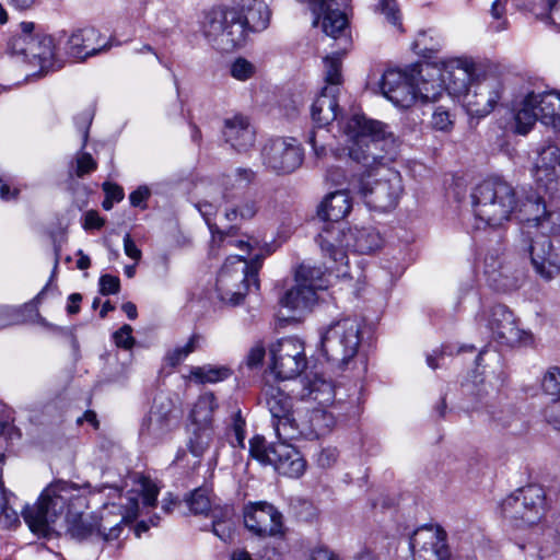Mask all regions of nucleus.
<instances>
[{
  "instance_id": "nucleus-1",
  "label": "nucleus",
  "mask_w": 560,
  "mask_h": 560,
  "mask_svg": "<svg viewBox=\"0 0 560 560\" xmlns=\"http://www.w3.org/2000/svg\"><path fill=\"white\" fill-rule=\"evenodd\" d=\"M90 487L89 483L79 487L72 482L57 480L47 486L38 501L32 506H26L22 515L32 532L46 534L67 510V535L75 540L96 538L97 515L82 513V510L88 506L82 489Z\"/></svg>"
},
{
  "instance_id": "nucleus-2",
  "label": "nucleus",
  "mask_w": 560,
  "mask_h": 560,
  "mask_svg": "<svg viewBox=\"0 0 560 560\" xmlns=\"http://www.w3.org/2000/svg\"><path fill=\"white\" fill-rule=\"evenodd\" d=\"M271 12L262 0H240L231 8H213L205 12L201 32L218 50L243 47L249 32L265 31Z\"/></svg>"
},
{
  "instance_id": "nucleus-3",
  "label": "nucleus",
  "mask_w": 560,
  "mask_h": 560,
  "mask_svg": "<svg viewBox=\"0 0 560 560\" xmlns=\"http://www.w3.org/2000/svg\"><path fill=\"white\" fill-rule=\"evenodd\" d=\"M343 130L349 140L350 159L363 167L373 170L383 165L386 159H394L397 141L383 122L353 115L347 120Z\"/></svg>"
},
{
  "instance_id": "nucleus-4",
  "label": "nucleus",
  "mask_w": 560,
  "mask_h": 560,
  "mask_svg": "<svg viewBox=\"0 0 560 560\" xmlns=\"http://www.w3.org/2000/svg\"><path fill=\"white\" fill-rule=\"evenodd\" d=\"M471 202L478 221L498 228L510 221L511 215L517 210L518 199L510 183L492 177L474 187Z\"/></svg>"
},
{
  "instance_id": "nucleus-5",
  "label": "nucleus",
  "mask_w": 560,
  "mask_h": 560,
  "mask_svg": "<svg viewBox=\"0 0 560 560\" xmlns=\"http://www.w3.org/2000/svg\"><path fill=\"white\" fill-rule=\"evenodd\" d=\"M317 242L324 255L329 256L334 265L347 266L346 248L359 254H370L381 246L382 238L371 226L343 231L331 225V229L318 234Z\"/></svg>"
},
{
  "instance_id": "nucleus-6",
  "label": "nucleus",
  "mask_w": 560,
  "mask_h": 560,
  "mask_svg": "<svg viewBox=\"0 0 560 560\" xmlns=\"http://www.w3.org/2000/svg\"><path fill=\"white\" fill-rule=\"evenodd\" d=\"M262 257L257 255L249 262L242 256H230L218 273L217 292L221 301L238 305L250 285L259 289L258 271Z\"/></svg>"
},
{
  "instance_id": "nucleus-7",
  "label": "nucleus",
  "mask_w": 560,
  "mask_h": 560,
  "mask_svg": "<svg viewBox=\"0 0 560 560\" xmlns=\"http://www.w3.org/2000/svg\"><path fill=\"white\" fill-rule=\"evenodd\" d=\"M19 26L20 33L9 42L13 55L23 57L25 62L39 67L42 71L62 67L52 36L35 32L36 25L31 21H23Z\"/></svg>"
},
{
  "instance_id": "nucleus-8",
  "label": "nucleus",
  "mask_w": 560,
  "mask_h": 560,
  "mask_svg": "<svg viewBox=\"0 0 560 560\" xmlns=\"http://www.w3.org/2000/svg\"><path fill=\"white\" fill-rule=\"evenodd\" d=\"M515 132L527 135L536 121L560 131V92L527 93L513 107Z\"/></svg>"
},
{
  "instance_id": "nucleus-9",
  "label": "nucleus",
  "mask_w": 560,
  "mask_h": 560,
  "mask_svg": "<svg viewBox=\"0 0 560 560\" xmlns=\"http://www.w3.org/2000/svg\"><path fill=\"white\" fill-rule=\"evenodd\" d=\"M360 345L361 325L357 318H341L320 331V351L338 368H345L354 359Z\"/></svg>"
},
{
  "instance_id": "nucleus-10",
  "label": "nucleus",
  "mask_w": 560,
  "mask_h": 560,
  "mask_svg": "<svg viewBox=\"0 0 560 560\" xmlns=\"http://www.w3.org/2000/svg\"><path fill=\"white\" fill-rule=\"evenodd\" d=\"M546 511V493L538 485L515 490L501 503V512L516 527L537 524Z\"/></svg>"
},
{
  "instance_id": "nucleus-11",
  "label": "nucleus",
  "mask_w": 560,
  "mask_h": 560,
  "mask_svg": "<svg viewBox=\"0 0 560 560\" xmlns=\"http://www.w3.org/2000/svg\"><path fill=\"white\" fill-rule=\"evenodd\" d=\"M354 188L369 208L378 211L395 208L404 191L400 174L389 168L376 179H372L370 172L362 175L354 184Z\"/></svg>"
},
{
  "instance_id": "nucleus-12",
  "label": "nucleus",
  "mask_w": 560,
  "mask_h": 560,
  "mask_svg": "<svg viewBox=\"0 0 560 560\" xmlns=\"http://www.w3.org/2000/svg\"><path fill=\"white\" fill-rule=\"evenodd\" d=\"M520 248L528 255L533 269L544 280L549 281L560 273V259L552 242L539 229H533L532 225H528V229H523Z\"/></svg>"
},
{
  "instance_id": "nucleus-13",
  "label": "nucleus",
  "mask_w": 560,
  "mask_h": 560,
  "mask_svg": "<svg viewBox=\"0 0 560 560\" xmlns=\"http://www.w3.org/2000/svg\"><path fill=\"white\" fill-rule=\"evenodd\" d=\"M503 93L502 79L493 73H483L476 77L460 97L468 115L480 118L494 109Z\"/></svg>"
},
{
  "instance_id": "nucleus-14",
  "label": "nucleus",
  "mask_w": 560,
  "mask_h": 560,
  "mask_svg": "<svg viewBox=\"0 0 560 560\" xmlns=\"http://www.w3.org/2000/svg\"><path fill=\"white\" fill-rule=\"evenodd\" d=\"M349 390L350 393L346 395L342 387H335L330 381L315 376L308 383L307 396L322 406L335 404L341 415L347 418H355L361 412L362 388L354 384Z\"/></svg>"
},
{
  "instance_id": "nucleus-15",
  "label": "nucleus",
  "mask_w": 560,
  "mask_h": 560,
  "mask_svg": "<svg viewBox=\"0 0 560 560\" xmlns=\"http://www.w3.org/2000/svg\"><path fill=\"white\" fill-rule=\"evenodd\" d=\"M270 373L276 380H292L306 368L304 346L296 338H283L270 347Z\"/></svg>"
},
{
  "instance_id": "nucleus-16",
  "label": "nucleus",
  "mask_w": 560,
  "mask_h": 560,
  "mask_svg": "<svg viewBox=\"0 0 560 560\" xmlns=\"http://www.w3.org/2000/svg\"><path fill=\"white\" fill-rule=\"evenodd\" d=\"M264 165L271 172L285 175L296 171L303 163L304 153L294 138H276L262 148Z\"/></svg>"
},
{
  "instance_id": "nucleus-17",
  "label": "nucleus",
  "mask_w": 560,
  "mask_h": 560,
  "mask_svg": "<svg viewBox=\"0 0 560 560\" xmlns=\"http://www.w3.org/2000/svg\"><path fill=\"white\" fill-rule=\"evenodd\" d=\"M265 395L277 439L283 441L295 440L299 431H296L291 397L275 386H268Z\"/></svg>"
},
{
  "instance_id": "nucleus-18",
  "label": "nucleus",
  "mask_w": 560,
  "mask_h": 560,
  "mask_svg": "<svg viewBox=\"0 0 560 560\" xmlns=\"http://www.w3.org/2000/svg\"><path fill=\"white\" fill-rule=\"evenodd\" d=\"M412 560H448L451 550L446 544V533L434 526H423L410 537Z\"/></svg>"
},
{
  "instance_id": "nucleus-19",
  "label": "nucleus",
  "mask_w": 560,
  "mask_h": 560,
  "mask_svg": "<svg viewBox=\"0 0 560 560\" xmlns=\"http://www.w3.org/2000/svg\"><path fill=\"white\" fill-rule=\"evenodd\" d=\"M243 514L245 527L256 536H282L284 534L282 514L268 502L248 503L244 508Z\"/></svg>"
},
{
  "instance_id": "nucleus-20",
  "label": "nucleus",
  "mask_w": 560,
  "mask_h": 560,
  "mask_svg": "<svg viewBox=\"0 0 560 560\" xmlns=\"http://www.w3.org/2000/svg\"><path fill=\"white\" fill-rule=\"evenodd\" d=\"M176 425L172 400L164 396L155 397L149 413L143 418L139 434L143 440L159 441Z\"/></svg>"
},
{
  "instance_id": "nucleus-21",
  "label": "nucleus",
  "mask_w": 560,
  "mask_h": 560,
  "mask_svg": "<svg viewBox=\"0 0 560 560\" xmlns=\"http://www.w3.org/2000/svg\"><path fill=\"white\" fill-rule=\"evenodd\" d=\"M476 63L467 57H455L443 61V69L439 80L445 85L450 93L460 96L476 80Z\"/></svg>"
},
{
  "instance_id": "nucleus-22",
  "label": "nucleus",
  "mask_w": 560,
  "mask_h": 560,
  "mask_svg": "<svg viewBox=\"0 0 560 560\" xmlns=\"http://www.w3.org/2000/svg\"><path fill=\"white\" fill-rule=\"evenodd\" d=\"M488 327L500 345L515 347L526 342L528 335L517 327L513 313L502 304L494 305L489 315Z\"/></svg>"
},
{
  "instance_id": "nucleus-23",
  "label": "nucleus",
  "mask_w": 560,
  "mask_h": 560,
  "mask_svg": "<svg viewBox=\"0 0 560 560\" xmlns=\"http://www.w3.org/2000/svg\"><path fill=\"white\" fill-rule=\"evenodd\" d=\"M256 172L249 167H237L232 173H223L207 185V196L213 201L230 200L237 197L241 190L252 185Z\"/></svg>"
},
{
  "instance_id": "nucleus-24",
  "label": "nucleus",
  "mask_w": 560,
  "mask_h": 560,
  "mask_svg": "<svg viewBox=\"0 0 560 560\" xmlns=\"http://www.w3.org/2000/svg\"><path fill=\"white\" fill-rule=\"evenodd\" d=\"M380 86L383 95L398 107L408 108L417 100L413 79L399 70L385 71Z\"/></svg>"
},
{
  "instance_id": "nucleus-25",
  "label": "nucleus",
  "mask_w": 560,
  "mask_h": 560,
  "mask_svg": "<svg viewBox=\"0 0 560 560\" xmlns=\"http://www.w3.org/2000/svg\"><path fill=\"white\" fill-rule=\"evenodd\" d=\"M337 4L336 0H327V5L324 9H317L314 14L317 15L314 24L318 23L322 16V28L326 35L336 40L337 47L343 52H347L352 44V38L349 31L347 15L338 9H332Z\"/></svg>"
},
{
  "instance_id": "nucleus-26",
  "label": "nucleus",
  "mask_w": 560,
  "mask_h": 560,
  "mask_svg": "<svg viewBox=\"0 0 560 560\" xmlns=\"http://www.w3.org/2000/svg\"><path fill=\"white\" fill-rule=\"evenodd\" d=\"M537 154L533 176L539 186L551 190L556 187L559 178L560 149L555 143L547 142L538 149Z\"/></svg>"
},
{
  "instance_id": "nucleus-27",
  "label": "nucleus",
  "mask_w": 560,
  "mask_h": 560,
  "mask_svg": "<svg viewBox=\"0 0 560 560\" xmlns=\"http://www.w3.org/2000/svg\"><path fill=\"white\" fill-rule=\"evenodd\" d=\"M106 47L100 44V33L93 27L79 28L73 31L67 38L65 50L70 58L85 60Z\"/></svg>"
},
{
  "instance_id": "nucleus-28",
  "label": "nucleus",
  "mask_w": 560,
  "mask_h": 560,
  "mask_svg": "<svg viewBox=\"0 0 560 560\" xmlns=\"http://www.w3.org/2000/svg\"><path fill=\"white\" fill-rule=\"evenodd\" d=\"M271 457V466L280 474L298 478L305 471L306 463L290 441L278 440L277 448Z\"/></svg>"
},
{
  "instance_id": "nucleus-29",
  "label": "nucleus",
  "mask_w": 560,
  "mask_h": 560,
  "mask_svg": "<svg viewBox=\"0 0 560 560\" xmlns=\"http://www.w3.org/2000/svg\"><path fill=\"white\" fill-rule=\"evenodd\" d=\"M336 424L335 416L322 408L308 410L303 419L296 421V439L304 436L306 439H318L330 433Z\"/></svg>"
},
{
  "instance_id": "nucleus-30",
  "label": "nucleus",
  "mask_w": 560,
  "mask_h": 560,
  "mask_svg": "<svg viewBox=\"0 0 560 560\" xmlns=\"http://www.w3.org/2000/svg\"><path fill=\"white\" fill-rule=\"evenodd\" d=\"M223 137L237 152H246L255 143V130L249 120L242 115L224 120Z\"/></svg>"
},
{
  "instance_id": "nucleus-31",
  "label": "nucleus",
  "mask_w": 560,
  "mask_h": 560,
  "mask_svg": "<svg viewBox=\"0 0 560 560\" xmlns=\"http://www.w3.org/2000/svg\"><path fill=\"white\" fill-rule=\"evenodd\" d=\"M352 202L347 190L340 189L328 194L318 207L317 214L323 221H329L322 232L331 229L351 210Z\"/></svg>"
},
{
  "instance_id": "nucleus-32",
  "label": "nucleus",
  "mask_w": 560,
  "mask_h": 560,
  "mask_svg": "<svg viewBox=\"0 0 560 560\" xmlns=\"http://www.w3.org/2000/svg\"><path fill=\"white\" fill-rule=\"evenodd\" d=\"M225 205L224 217L230 222L248 221L256 217L260 209L257 194L245 191L230 200H222Z\"/></svg>"
},
{
  "instance_id": "nucleus-33",
  "label": "nucleus",
  "mask_w": 560,
  "mask_h": 560,
  "mask_svg": "<svg viewBox=\"0 0 560 560\" xmlns=\"http://www.w3.org/2000/svg\"><path fill=\"white\" fill-rule=\"evenodd\" d=\"M337 89L325 86L311 107V116L314 124L322 128L337 118L338 102Z\"/></svg>"
},
{
  "instance_id": "nucleus-34",
  "label": "nucleus",
  "mask_w": 560,
  "mask_h": 560,
  "mask_svg": "<svg viewBox=\"0 0 560 560\" xmlns=\"http://www.w3.org/2000/svg\"><path fill=\"white\" fill-rule=\"evenodd\" d=\"M559 541L553 530L548 528L542 533L541 539H537V533H530V540L527 542L518 544L522 551H526L530 560H544L551 556L559 557L560 553L556 550ZM560 560V559H558Z\"/></svg>"
},
{
  "instance_id": "nucleus-35",
  "label": "nucleus",
  "mask_w": 560,
  "mask_h": 560,
  "mask_svg": "<svg viewBox=\"0 0 560 560\" xmlns=\"http://www.w3.org/2000/svg\"><path fill=\"white\" fill-rule=\"evenodd\" d=\"M334 268L335 266L330 265L325 267L324 270L322 267H316L304 261L295 269L294 280L296 283L312 289V291L317 294V291L327 289L328 281L326 271L332 270ZM336 269L338 270L337 266Z\"/></svg>"
},
{
  "instance_id": "nucleus-36",
  "label": "nucleus",
  "mask_w": 560,
  "mask_h": 560,
  "mask_svg": "<svg viewBox=\"0 0 560 560\" xmlns=\"http://www.w3.org/2000/svg\"><path fill=\"white\" fill-rule=\"evenodd\" d=\"M517 209L522 221L521 231L528 229V225H532L533 229H539L542 221L549 217L546 205L538 195L528 196L520 207L517 206Z\"/></svg>"
},
{
  "instance_id": "nucleus-37",
  "label": "nucleus",
  "mask_w": 560,
  "mask_h": 560,
  "mask_svg": "<svg viewBox=\"0 0 560 560\" xmlns=\"http://www.w3.org/2000/svg\"><path fill=\"white\" fill-rule=\"evenodd\" d=\"M317 301V294L312 289L296 283L280 299V304L291 311H305L311 308Z\"/></svg>"
},
{
  "instance_id": "nucleus-38",
  "label": "nucleus",
  "mask_w": 560,
  "mask_h": 560,
  "mask_svg": "<svg viewBox=\"0 0 560 560\" xmlns=\"http://www.w3.org/2000/svg\"><path fill=\"white\" fill-rule=\"evenodd\" d=\"M108 504L104 505V510L97 515L96 538L105 541L117 539L122 532V524L127 523L119 513L108 511Z\"/></svg>"
},
{
  "instance_id": "nucleus-39",
  "label": "nucleus",
  "mask_w": 560,
  "mask_h": 560,
  "mask_svg": "<svg viewBox=\"0 0 560 560\" xmlns=\"http://www.w3.org/2000/svg\"><path fill=\"white\" fill-rule=\"evenodd\" d=\"M231 374L232 371L228 366L205 364L202 366H191L189 378L198 385L214 384L226 380Z\"/></svg>"
},
{
  "instance_id": "nucleus-40",
  "label": "nucleus",
  "mask_w": 560,
  "mask_h": 560,
  "mask_svg": "<svg viewBox=\"0 0 560 560\" xmlns=\"http://www.w3.org/2000/svg\"><path fill=\"white\" fill-rule=\"evenodd\" d=\"M217 408L213 393H205L199 396L190 412V419L195 425L210 428L212 415Z\"/></svg>"
},
{
  "instance_id": "nucleus-41",
  "label": "nucleus",
  "mask_w": 560,
  "mask_h": 560,
  "mask_svg": "<svg viewBox=\"0 0 560 560\" xmlns=\"http://www.w3.org/2000/svg\"><path fill=\"white\" fill-rule=\"evenodd\" d=\"M345 54L340 47H337L335 51L324 58L325 82L329 85L328 88H336L337 91L342 83L341 59Z\"/></svg>"
},
{
  "instance_id": "nucleus-42",
  "label": "nucleus",
  "mask_w": 560,
  "mask_h": 560,
  "mask_svg": "<svg viewBox=\"0 0 560 560\" xmlns=\"http://www.w3.org/2000/svg\"><path fill=\"white\" fill-rule=\"evenodd\" d=\"M205 197L203 201L197 203V208L201 213L202 218L206 220L208 228L211 232L212 238L214 241L224 242L225 236L230 234L233 230L232 228L229 231H222L217 224L211 222L212 215L217 212L218 205L222 201H213L210 197L207 196V185L205 186Z\"/></svg>"
},
{
  "instance_id": "nucleus-43",
  "label": "nucleus",
  "mask_w": 560,
  "mask_h": 560,
  "mask_svg": "<svg viewBox=\"0 0 560 560\" xmlns=\"http://www.w3.org/2000/svg\"><path fill=\"white\" fill-rule=\"evenodd\" d=\"M203 340L202 335L194 332L184 346H178L166 354V361L171 366L180 364L190 353L195 352Z\"/></svg>"
},
{
  "instance_id": "nucleus-44",
  "label": "nucleus",
  "mask_w": 560,
  "mask_h": 560,
  "mask_svg": "<svg viewBox=\"0 0 560 560\" xmlns=\"http://www.w3.org/2000/svg\"><path fill=\"white\" fill-rule=\"evenodd\" d=\"M211 440L212 431L210 428H201L200 425H196V429L194 430L192 435L188 442L189 452L196 457L202 456L206 450L209 447Z\"/></svg>"
},
{
  "instance_id": "nucleus-45",
  "label": "nucleus",
  "mask_w": 560,
  "mask_h": 560,
  "mask_svg": "<svg viewBox=\"0 0 560 560\" xmlns=\"http://www.w3.org/2000/svg\"><path fill=\"white\" fill-rule=\"evenodd\" d=\"M250 455L265 465H271V457L273 451L277 448V442L266 445L262 438L256 436L249 442Z\"/></svg>"
},
{
  "instance_id": "nucleus-46",
  "label": "nucleus",
  "mask_w": 560,
  "mask_h": 560,
  "mask_svg": "<svg viewBox=\"0 0 560 560\" xmlns=\"http://www.w3.org/2000/svg\"><path fill=\"white\" fill-rule=\"evenodd\" d=\"M186 503L194 514H206L209 512L211 503L203 489L194 490L187 498Z\"/></svg>"
},
{
  "instance_id": "nucleus-47",
  "label": "nucleus",
  "mask_w": 560,
  "mask_h": 560,
  "mask_svg": "<svg viewBox=\"0 0 560 560\" xmlns=\"http://www.w3.org/2000/svg\"><path fill=\"white\" fill-rule=\"evenodd\" d=\"M231 75L238 81H247L256 73V66L243 57L236 58L230 67Z\"/></svg>"
},
{
  "instance_id": "nucleus-48",
  "label": "nucleus",
  "mask_w": 560,
  "mask_h": 560,
  "mask_svg": "<svg viewBox=\"0 0 560 560\" xmlns=\"http://www.w3.org/2000/svg\"><path fill=\"white\" fill-rule=\"evenodd\" d=\"M125 503H119V514L127 523L133 522L139 513V493L130 492Z\"/></svg>"
},
{
  "instance_id": "nucleus-49",
  "label": "nucleus",
  "mask_w": 560,
  "mask_h": 560,
  "mask_svg": "<svg viewBox=\"0 0 560 560\" xmlns=\"http://www.w3.org/2000/svg\"><path fill=\"white\" fill-rule=\"evenodd\" d=\"M377 11H380L392 25L398 27L400 31L402 30L400 11L396 0H381L377 5Z\"/></svg>"
},
{
  "instance_id": "nucleus-50",
  "label": "nucleus",
  "mask_w": 560,
  "mask_h": 560,
  "mask_svg": "<svg viewBox=\"0 0 560 560\" xmlns=\"http://www.w3.org/2000/svg\"><path fill=\"white\" fill-rule=\"evenodd\" d=\"M506 0H494L490 14L493 20H495V23H492V27L495 32H501L508 28V21L505 19L506 13Z\"/></svg>"
},
{
  "instance_id": "nucleus-51",
  "label": "nucleus",
  "mask_w": 560,
  "mask_h": 560,
  "mask_svg": "<svg viewBox=\"0 0 560 560\" xmlns=\"http://www.w3.org/2000/svg\"><path fill=\"white\" fill-rule=\"evenodd\" d=\"M541 386L546 394L560 397V369H550L545 374Z\"/></svg>"
},
{
  "instance_id": "nucleus-52",
  "label": "nucleus",
  "mask_w": 560,
  "mask_h": 560,
  "mask_svg": "<svg viewBox=\"0 0 560 560\" xmlns=\"http://www.w3.org/2000/svg\"><path fill=\"white\" fill-rule=\"evenodd\" d=\"M416 89L417 98L421 97L424 102L436 101L443 91L441 83L436 81L432 83L423 81L420 85H417Z\"/></svg>"
},
{
  "instance_id": "nucleus-53",
  "label": "nucleus",
  "mask_w": 560,
  "mask_h": 560,
  "mask_svg": "<svg viewBox=\"0 0 560 560\" xmlns=\"http://www.w3.org/2000/svg\"><path fill=\"white\" fill-rule=\"evenodd\" d=\"M97 163L90 153L84 152L77 156L75 174L78 177H83L84 175L90 174L95 171Z\"/></svg>"
},
{
  "instance_id": "nucleus-54",
  "label": "nucleus",
  "mask_w": 560,
  "mask_h": 560,
  "mask_svg": "<svg viewBox=\"0 0 560 560\" xmlns=\"http://www.w3.org/2000/svg\"><path fill=\"white\" fill-rule=\"evenodd\" d=\"M132 328L130 325H124L119 330L114 334V340L117 347L125 350L132 348L135 339L132 337Z\"/></svg>"
},
{
  "instance_id": "nucleus-55",
  "label": "nucleus",
  "mask_w": 560,
  "mask_h": 560,
  "mask_svg": "<svg viewBox=\"0 0 560 560\" xmlns=\"http://www.w3.org/2000/svg\"><path fill=\"white\" fill-rule=\"evenodd\" d=\"M120 281L118 277L103 275L100 278V293L102 295L116 294L119 292Z\"/></svg>"
},
{
  "instance_id": "nucleus-56",
  "label": "nucleus",
  "mask_w": 560,
  "mask_h": 560,
  "mask_svg": "<svg viewBox=\"0 0 560 560\" xmlns=\"http://www.w3.org/2000/svg\"><path fill=\"white\" fill-rule=\"evenodd\" d=\"M453 121L448 110L438 107L432 114V126L438 130H447L452 127Z\"/></svg>"
},
{
  "instance_id": "nucleus-57",
  "label": "nucleus",
  "mask_w": 560,
  "mask_h": 560,
  "mask_svg": "<svg viewBox=\"0 0 560 560\" xmlns=\"http://www.w3.org/2000/svg\"><path fill=\"white\" fill-rule=\"evenodd\" d=\"M339 456V452L334 446H327L322 448L317 456V464L323 468H329L336 464Z\"/></svg>"
},
{
  "instance_id": "nucleus-58",
  "label": "nucleus",
  "mask_w": 560,
  "mask_h": 560,
  "mask_svg": "<svg viewBox=\"0 0 560 560\" xmlns=\"http://www.w3.org/2000/svg\"><path fill=\"white\" fill-rule=\"evenodd\" d=\"M212 530L215 536L225 542L233 538L234 529L231 522L214 521L212 524Z\"/></svg>"
},
{
  "instance_id": "nucleus-59",
  "label": "nucleus",
  "mask_w": 560,
  "mask_h": 560,
  "mask_svg": "<svg viewBox=\"0 0 560 560\" xmlns=\"http://www.w3.org/2000/svg\"><path fill=\"white\" fill-rule=\"evenodd\" d=\"M265 353V347L261 343H256L247 354L246 364L249 368L258 366L262 362Z\"/></svg>"
},
{
  "instance_id": "nucleus-60",
  "label": "nucleus",
  "mask_w": 560,
  "mask_h": 560,
  "mask_svg": "<svg viewBox=\"0 0 560 560\" xmlns=\"http://www.w3.org/2000/svg\"><path fill=\"white\" fill-rule=\"evenodd\" d=\"M151 195L150 189L147 186H140L129 195L131 206L145 208L142 205Z\"/></svg>"
},
{
  "instance_id": "nucleus-61",
  "label": "nucleus",
  "mask_w": 560,
  "mask_h": 560,
  "mask_svg": "<svg viewBox=\"0 0 560 560\" xmlns=\"http://www.w3.org/2000/svg\"><path fill=\"white\" fill-rule=\"evenodd\" d=\"M142 497H143V503L147 506H153L155 505L159 490L158 488L150 483L149 481L143 482L142 485Z\"/></svg>"
},
{
  "instance_id": "nucleus-62",
  "label": "nucleus",
  "mask_w": 560,
  "mask_h": 560,
  "mask_svg": "<svg viewBox=\"0 0 560 560\" xmlns=\"http://www.w3.org/2000/svg\"><path fill=\"white\" fill-rule=\"evenodd\" d=\"M124 249L125 254L131 259L138 261L141 258V250L137 247L132 241L130 234H126L124 237Z\"/></svg>"
},
{
  "instance_id": "nucleus-63",
  "label": "nucleus",
  "mask_w": 560,
  "mask_h": 560,
  "mask_svg": "<svg viewBox=\"0 0 560 560\" xmlns=\"http://www.w3.org/2000/svg\"><path fill=\"white\" fill-rule=\"evenodd\" d=\"M311 560H339V557L328 548L319 547L313 550Z\"/></svg>"
},
{
  "instance_id": "nucleus-64",
  "label": "nucleus",
  "mask_w": 560,
  "mask_h": 560,
  "mask_svg": "<svg viewBox=\"0 0 560 560\" xmlns=\"http://www.w3.org/2000/svg\"><path fill=\"white\" fill-rule=\"evenodd\" d=\"M549 20L560 30V0H549Z\"/></svg>"
}]
</instances>
